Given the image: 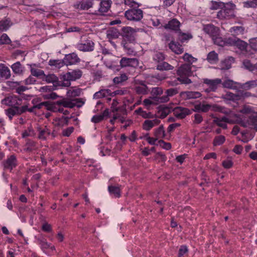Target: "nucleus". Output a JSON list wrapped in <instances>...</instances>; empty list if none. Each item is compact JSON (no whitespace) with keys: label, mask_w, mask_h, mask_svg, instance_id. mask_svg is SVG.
<instances>
[{"label":"nucleus","mask_w":257,"mask_h":257,"mask_svg":"<svg viewBox=\"0 0 257 257\" xmlns=\"http://www.w3.org/2000/svg\"><path fill=\"white\" fill-rule=\"evenodd\" d=\"M128 79L127 75L125 73L120 74L118 76H116L113 78V82L115 84H119L126 81Z\"/></svg>","instance_id":"nucleus-53"},{"label":"nucleus","mask_w":257,"mask_h":257,"mask_svg":"<svg viewBox=\"0 0 257 257\" xmlns=\"http://www.w3.org/2000/svg\"><path fill=\"white\" fill-rule=\"evenodd\" d=\"M221 84L224 88L233 89L235 87L234 82L230 79H227L224 81Z\"/></svg>","instance_id":"nucleus-55"},{"label":"nucleus","mask_w":257,"mask_h":257,"mask_svg":"<svg viewBox=\"0 0 257 257\" xmlns=\"http://www.w3.org/2000/svg\"><path fill=\"white\" fill-rule=\"evenodd\" d=\"M104 61L105 66L110 69H114L116 66V64L114 61H109L107 57H104L102 58Z\"/></svg>","instance_id":"nucleus-52"},{"label":"nucleus","mask_w":257,"mask_h":257,"mask_svg":"<svg viewBox=\"0 0 257 257\" xmlns=\"http://www.w3.org/2000/svg\"><path fill=\"white\" fill-rule=\"evenodd\" d=\"M180 23L176 19L170 21L168 23L164 26L166 29H171L174 31H177L179 29Z\"/></svg>","instance_id":"nucleus-25"},{"label":"nucleus","mask_w":257,"mask_h":257,"mask_svg":"<svg viewBox=\"0 0 257 257\" xmlns=\"http://www.w3.org/2000/svg\"><path fill=\"white\" fill-rule=\"evenodd\" d=\"M234 62V58L229 56L225 58L221 62V69L222 70H227L231 68V64Z\"/></svg>","instance_id":"nucleus-27"},{"label":"nucleus","mask_w":257,"mask_h":257,"mask_svg":"<svg viewBox=\"0 0 257 257\" xmlns=\"http://www.w3.org/2000/svg\"><path fill=\"white\" fill-rule=\"evenodd\" d=\"M182 59L185 62H187V64H190V65H192V64L197 61V59L193 57L192 55L185 53Z\"/></svg>","instance_id":"nucleus-36"},{"label":"nucleus","mask_w":257,"mask_h":257,"mask_svg":"<svg viewBox=\"0 0 257 257\" xmlns=\"http://www.w3.org/2000/svg\"><path fill=\"white\" fill-rule=\"evenodd\" d=\"M109 91L108 89H101L94 93L93 98L99 99L106 97L108 94Z\"/></svg>","instance_id":"nucleus-43"},{"label":"nucleus","mask_w":257,"mask_h":257,"mask_svg":"<svg viewBox=\"0 0 257 257\" xmlns=\"http://www.w3.org/2000/svg\"><path fill=\"white\" fill-rule=\"evenodd\" d=\"M163 90L161 87H156L152 88L151 93L152 95L153 99L154 100L157 101V102L162 103L166 102L169 101V99L168 98L167 96H162L159 97V95H161L163 94Z\"/></svg>","instance_id":"nucleus-8"},{"label":"nucleus","mask_w":257,"mask_h":257,"mask_svg":"<svg viewBox=\"0 0 257 257\" xmlns=\"http://www.w3.org/2000/svg\"><path fill=\"white\" fill-rule=\"evenodd\" d=\"M172 111L173 108L170 107H162L158 111L159 117L161 118L166 117Z\"/></svg>","instance_id":"nucleus-32"},{"label":"nucleus","mask_w":257,"mask_h":257,"mask_svg":"<svg viewBox=\"0 0 257 257\" xmlns=\"http://www.w3.org/2000/svg\"><path fill=\"white\" fill-rule=\"evenodd\" d=\"M64 61L65 65L68 66L79 63L80 61V59L75 53H72L66 55L64 58Z\"/></svg>","instance_id":"nucleus-17"},{"label":"nucleus","mask_w":257,"mask_h":257,"mask_svg":"<svg viewBox=\"0 0 257 257\" xmlns=\"http://www.w3.org/2000/svg\"><path fill=\"white\" fill-rule=\"evenodd\" d=\"M18 164V161L16 156L15 155H12L8 157V158L3 162L4 169L9 170L11 171L15 168Z\"/></svg>","instance_id":"nucleus-12"},{"label":"nucleus","mask_w":257,"mask_h":257,"mask_svg":"<svg viewBox=\"0 0 257 257\" xmlns=\"http://www.w3.org/2000/svg\"><path fill=\"white\" fill-rule=\"evenodd\" d=\"M38 138L39 140L45 141L49 139H53L56 137V135L55 130L52 131L47 126L44 127H38Z\"/></svg>","instance_id":"nucleus-4"},{"label":"nucleus","mask_w":257,"mask_h":257,"mask_svg":"<svg viewBox=\"0 0 257 257\" xmlns=\"http://www.w3.org/2000/svg\"><path fill=\"white\" fill-rule=\"evenodd\" d=\"M6 114L11 120L13 117L16 114H20L19 113L18 107H11L6 110Z\"/></svg>","instance_id":"nucleus-46"},{"label":"nucleus","mask_w":257,"mask_h":257,"mask_svg":"<svg viewBox=\"0 0 257 257\" xmlns=\"http://www.w3.org/2000/svg\"><path fill=\"white\" fill-rule=\"evenodd\" d=\"M49 65L55 66L57 68H60L65 65L64 59L63 60H50Z\"/></svg>","instance_id":"nucleus-37"},{"label":"nucleus","mask_w":257,"mask_h":257,"mask_svg":"<svg viewBox=\"0 0 257 257\" xmlns=\"http://www.w3.org/2000/svg\"><path fill=\"white\" fill-rule=\"evenodd\" d=\"M243 7L246 8H257V0H250L243 3Z\"/></svg>","instance_id":"nucleus-54"},{"label":"nucleus","mask_w":257,"mask_h":257,"mask_svg":"<svg viewBox=\"0 0 257 257\" xmlns=\"http://www.w3.org/2000/svg\"><path fill=\"white\" fill-rule=\"evenodd\" d=\"M219 35H220V34ZM212 39L214 44L221 47L225 46V39L222 38L219 35L213 37Z\"/></svg>","instance_id":"nucleus-48"},{"label":"nucleus","mask_w":257,"mask_h":257,"mask_svg":"<svg viewBox=\"0 0 257 257\" xmlns=\"http://www.w3.org/2000/svg\"><path fill=\"white\" fill-rule=\"evenodd\" d=\"M236 9V5L232 2L225 3L224 7L217 13L216 18L222 21L234 19Z\"/></svg>","instance_id":"nucleus-2"},{"label":"nucleus","mask_w":257,"mask_h":257,"mask_svg":"<svg viewBox=\"0 0 257 257\" xmlns=\"http://www.w3.org/2000/svg\"><path fill=\"white\" fill-rule=\"evenodd\" d=\"M154 134L157 139L164 138L165 134L163 125H161L158 128L155 130Z\"/></svg>","instance_id":"nucleus-42"},{"label":"nucleus","mask_w":257,"mask_h":257,"mask_svg":"<svg viewBox=\"0 0 257 257\" xmlns=\"http://www.w3.org/2000/svg\"><path fill=\"white\" fill-rule=\"evenodd\" d=\"M119 63L121 68L126 67H137L138 66L139 62L138 59L135 58L122 57L120 60Z\"/></svg>","instance_id":"nucleus-13"},{"label":"nucleus","mask_w":257,"mask_h":257,"mask_svg":"<svg viewBox=\"0 0 257 257\" xmlns=\"http://www.w3.org/2000/svg\"><path fill=\"white\" fill-rule=\"evenodd\" d=\"M242 64L246 69L250 71H254V65L252 64L250 61L248 59H245L242 61Z\"/></svg>","instance_id":"nucleus-56"},{"label":"nucleus","mask_w":257,"mask_h":257,"mask_svg":"<svg viewBox=\"0 0 257 257\" xmlns=\"http://www.w3.org/2000/svg\"><path fill=\"white\" fill-rule=\"evenodd\" d=\"M247 123L250 127L257 131V119L255 117H250L247 120Z\"/></svg>","instance_id":"nucleus-57"},{"label":"nucleus","mask_w":257,"mask_h":257,"mask_svg":"<svg viewBox=\"0 0 257 257\" xmlns=\"http://www.w3.org/2000/svg\"><path fill=\"white\" fill-rule=\"evenodd\" d=\"M45 78L43 79L48 83H52L54 86H55L56 82H58V78L54 74H50L44 76Z\"/></svg>","instance_id":"nucleus-39"},{"label":"nucleus","mask_w":257,"mask_h":257,"mask_svg":"<svg viewBox=\"0 0 257 257\" xmlns=\"http://www.w3.org/2000/svg\"><path fill=\"white\" fill-rule=\"evenodd\" d=\"M207 60L210 63H215L218 60L217 53L214 51L209 52L207 55Z\"/></svg>","instance_id":"nucleus-38"},{"label":"nucleus","mask_w":257,"mask_h":257,"mask_svg":"<svg viewBox=\"0 0 257 257\" xmlns=\"http://www.w3.org/2000/svg\"><path fill=\"white\" fill-rule=\"evenodd\" d=\"M11 75L9 68L4 64H0V76L5 79H8Z\"/></svg>","instance_id":"nucleus-26"},{"label":"nucleus","mask_w":257,"mask_h":257,"mask_svg":"<svg viewBox=\"0 0 257 257\" xmlns=\"http://www.w3.org/2000/svg\"><path fill=\"white\" fill-rule=\"evenodd\" d=\"M160 123L159 119L155 118L152 120H145L143 124V128L146 131H149L154 126L158 125Z\"/></svg>","instance_id":"nucleus-23"},{"label":"nucleus","mask_w":257,"mask_h":257,"mask_svg":"<svg viewBox=\"0 0 257 257\" xmlns=\"http://www.w3.org/2000/svg\"><path fill=\"white\" fill-rule=\"evenodd\" d=\"M11 68L13 72L16 74H21L23 72L24 68L22 67L20 62H17L13 64Z\"/></svg>","instance_id":"nucleus-35"},{"label":"nucleus","mask_w":257,"mask_h":257,"mask_svg":"<svg viewBox=\"0 0 257 257\" xmlns=\"http://www.w3.org/2000/svg\"><path fill=\"white\" fill-rule=\"evenodd\" d=\"M174 115L179 118H184L191 113L190 110L182 107H176L173 109Z\"/></svg>","instance_id":"nucleus-18"},{"label":"nucleus","mask_w":257,"mask_h":257,"mask_svg":"<svg viewBox=\"0 0 257 257\" xmlns=\"http://www.w3.org/2000/svg\"><path fill=\"white\" fill-rule=\"evenodd\" d=\"M135 7L131 8L124 13L125 18L128 21L133 22H139L143 18V11L139 8Z\"/></svg>","instance_id":"nucleus-3"},{"label":"nucleus","mask_w":257,"mask_h":257,"mask_svg":"<svg viewBox=\"0 0 257 257\" xmlns=\"http://www.w3.org/2000/svg\"><path fill=\"white\" fill-rule=\"evenodd\" d=\"M168 46L172 51L176 54L179 55L184 52L183 46L177 42L172 40L169 44Z\"/></svg>","instance_id":"nucleus-21"},{"label":"nucleus","mask_w":257,"mask_h":257,"mask_svg":"<svg viewBox=\"0 0 257 257\" xmlns=\"http://www.w3.org/2000/svg\"><path fill=\"white\" fill-rule=\"evenodd\" d=\"M81 90L80 88H71L69 89L67 92V95L68 96L75 97L80 95Z\"/></svg>","instance_id":"nucleus-49"},{"label":"nucleus","mask_w":257,"mask_h":257,"mask_svg":"<svg viewBox=\"0 0 257 257\" xmlns=\"http://www.w3.org/2000/svg\"><path fill=\"white\" fill-rule=\"evenodd\" d=\"M29 66H30V71L32 76L40 77L41 78H42V77L45 76L43 70L36 68L37 66V64H31L29 65Z\"/></svg>","instance_id":"nucleus-24"},{"label":"nucleus","mask_w":257,"mask_h":257,"mask_svg":"<svg viewBox=\"0 0 257 257\" xmlns=\"http://www.w3.org/2000/svg\"><path fill=\"white\" fill-rule=\"evenodd\" d=\"M237 37H228L225 39V46H234Z\"/></svg>","instance_id":"nucleus-61"},{"label":"nucleus","mask_w":257,"mask_h":257,"mask_svg":"<svg viewBox=\"0 0 257 257\" xmlns=\"http://www.w3.org/2000/svg\"><path fill=\"white\" fill-rule=\"evenodd\" d=\"M225 3H223L221 1H212L210 2V9L211 10H221L224 5Z\"/></svg>","instance_id":"nucleus-31"},{"label":"nucleus","mask_w":257,"mask_h":257,"mask_svg":"<svg viewBox=\"0 0 257 257\" xmlns=\"http://www.w3.org/2000/svg\"><path fill=\"white\" fill-rule=\"evenodd\" d=\"M111 3L110 0H101L99 3L98 7L95 8L92 14L95 15H103L108 11Z\"/></svg>","instance_id":"nucleus-6"},{"label":"nucleus","mask_w":257,"mask_h":257,"mask_svg":"<svg viewBox=\"0 0 257 257\" xmlns=\"http://www.w3.org/2000/svg\"><path fill=\"white\" fill-rule=\"evenodd\" d=\"M165 59V56L162 52L156 51L153 56V60L158 64L164 61Z\"/></svg>","instance_id":"nucleus-33"},{"label":"nucleus","mask_w":257,"mask_h":257,"mask_svg":"<svg viewBox=\"0 0 257 257\" xmlns=\"http://www.w3.org/2000/svg\"><path fill=\"white\" fill-rule=\"evenodd\" d=\"M178 89L177 88H169L166 91L165 93L166 94V95H165V96H167L168 98L169 99V97H171L176 95L178 93Z\"/></svg>","instance_id":"nucleus-59"},{"label":"nucleus","mask_w":257,"mask_h":257,"mask_svg":"<svg viewBox=\"0 0 257 257\" xmlns=\"http://www.w3.org/2000/svg\"><path fill=\"white\" fill-rule=\"evenodd\" d=\"M109 115V111L108 109H106L104 110L102 113L97 115H94L91 118V121L94 123H97L101 122L103 120L104 118L106 116H108Z\"/></svg>","instance_id":"nucleus-28"},{"label":"nucleus","mask_w":257,"mask_h":257,"mask_svg":"<svg viewBox=\"0 0 257 257\" xmlns=\"http://www.w3.org/2000/svg\"><path fill=\"white\" fill-rule=\"evenodd\" d=\"M192 67L193 65L186 63L181 64L178 67L176 72V74L178 76L177 80L179 81L181 84H189L191 83L192 81L189 77L193 75V72L192 70Z\"/></svg>","instance_id":"nucleus-1"},{"label":"nucleus","mask_w":257,"mask_h":257,"mask_svg":"<svg viewBox=\"0 0 257 257\" xmlns=\"http://www.w3.org/2000/svg\"><path fill=\"white\" fill-rule=\"evenodd\" d=\"M124 4L131 8L140 7L141 6V4L136 2L134 0H124Z\"/></svg>","instance_id":"nucleus-58"},{"label":"nucleus","mask_w":257,"mask_h":257,"mask_svg":"<svg viewBox=\"0 0 257 257\" xmlns=\"http://www.w3.org/2000/svg\"><path fill=\"white\" fill-rule=\"evenodd\" d=\"M137 93L139 94H146L148 93V87L145 84L137 86L135 88Z\"/></svg>","instance_id":"nucleus-44"},{"label":"nucleus","mask_w":257,"mask_h":257,"mask_svg":"<svg viewBox=\"0 0 257 257\" xmlns=\"http://www.w3.org/2000/svg\"><path fill=\"white\" fill-rule=\"evenodd\" d=\"M62 79V81H59L58 79V82H56L55 86L69 87L70 86V81L69 79H65L64 75H63Z\"/></svg>","instance_id":"nucleus-50"},{"label":"nucleus","mask_w":257,"mask_h":257,"mask_svg":"<svg viewBox=\"0 0 257 257\" xmlns=\"http://www.w3.org/2000/svg\"><path fill=\"white\" fill-rule=\"evenodd\" d=\"M225 141V138L224 136L220 135L216 136L214 138L213 144L214 146H219L224 143Z\"/></svg>","instance_id":"nucleus-51"},{"label":"nucleus","mask_w":257,"mask_h":257,"mask_svg":"<svg viewBox=\"0 0 257 257\" xmlns=\"http://www.w3.org/2000/svg\"><path fill=\"white\" fill-rule=\"evenodd\" d=\"M3 104L11 107H18L22 104V99L16 96H9L2 100Z\"/></svg>","instance_id":"nucleus-10"},{"label":"nucleus","mask_w":257,"mask_h":257,"mask_svg":"<svg viewBox=\"0 0 257 257\" xmlns=\"http://www.w3.org/2000/svg\"><path fill=\"white\" fill-rule=\"evenodd\" d=\"M59 104H61L63 107L72 108L75 106L79 108L83 104L84 102L79 98H76L72 100L63 99L59 100Z\"/></svg>","instance_id":"nucleus-9"},{"label":"nucleus","mask_w":257,"mask_h":257,"mask_svg":"<svg viewBox=\"0 0 257 257\" xmlns=\"http://www.w3.org/2000/svg\"><path fill=\"white\" fill-rule=\"evenodd\" d=\"M11 21L9 19L2 20L0 21V31L7 30L11 26Z\"/></svg>","instance_id":"nucleus-47"},{"label":"nucleus","mask_w":257,"mask_h":257,"mask_svg":"<svg viewBox=\"0 0 257 257\" xmlns=\"http://www.w3.org/2000/svg\"><path fill=\"white\" fill-rule=\"evenodd\" d=\"M180 96L184 100L196 99L201 96L200 92L198 91H182L180 93Z\"/></svg>","instance_id":"nucleus-19"},{"label":"nucleus","mask_w":257,"mask_h":257,"mask_svg":"<svg viewBox=\"0 0 257 257\" xmlns=\"http://www.w3.org/2000/svg\"><path fill=\"white\" fill-rule=\"evenodd\" d=\"M120 35V33L118 30L115 29H111L106 32L107 38L109 40H112L118 38Z\"/></svg>","instance_id":"nucleus-34"},{"label":"nucleus","mask_w":257,"mask_h":257,"mask_svg":"<svg viewBox=\"0 0 257 257\" xmlns=\"http://www.w3.org/2000/svg\"><path fill=\"white\" fill-rule=\"evenodd\" d=\"M257 86V80H253L246 82L242 85L243 88L248 90Z\"/></svg>","instance_id":"nucleus-45"},{"label":"nucleus","mask_w":257,"mask_h":257,"mask_svg":"<svg viewBox=\"0 0 257 257\" xmlns=\"http://www.w3.org/2000/svg\"><path fill=\"white\" fill-rule=\"evenodd\" d=\"M59 102L60 101L58 100L53 103H49L47 110L54 112L61 113L64 115L68 114L69 113V111L67 110H65L61 104H59Z\"/></svg>","instance_id":"nucleus-11"},{"label":"nucleus","mask_w":257,"mask_h":257,"mask_svg":"<svg viewBox=\"0 0 257 257\" xmlns=\"http://www.w3.org/2000/svg\"><path fill=\"white\" fill-rule=\"evenodd\" d=\"M203 30L204 32L206 34L209 35L212 39L213 37L219 35L220 33L219 28L211 24L204 25L203 26Z\"/></svg>","instance_id":"nucleus-14"},{"label":"nucleus","mask_w":257,"mask_h":257,"mask_svg":"<svg viewBox=\"0 0 257 257\" xmlns=\"http://www.w3.org/2000/svg\"><path fill=\"white\" fill-rule=\"evenodd\" d=\"M123 40L121 42L133 43L135 41L134 29L127 27L122 28Z\"/></svg>","instance_id":"nucleus-7"},{"label":"nucleus","mask_w":257,"mask_h":257,"mask_svg":"<svg viewBox=\"0 0 257 257\" xmlns=\"http://www.w3.org/2000/svg\"><path fill=\"white\" fill-rule=\"evenodd\" d=\"M234 46L236 47L241 51H244L246 49L247 47V43L245 41L241 40L240 39L237 38L236 40Z\"/></svg>","instance_id":"nucleus-40"},{"label":"nucleus","mask_w":257,"mask_h":257,"mask_svg":"<svg viewBox=\"0 0 257 257\" xmlns=\"http://www.w3.org/2000/svg\"><path fill=\"white\" fill-rule=\"evenodd\" d=\"M94 44L90 40H87L83 42L77 44L76 48L78 50L83 52L92 51L94 49Z\"/></svg>","instance_id":"nucleus-15"},{"label":"nucleus","mask_w":257,"mask_h":257,"mask_svg":"<svg viewBox=\"0 0 257 257\" xmlns=\"http://www.w3.org/2000/svg\"><path fill=\"white\" fill-rule=\"evenodd\" d=\"M212 107V105L210 104H200L197 105L196 108L199 110H200L203 112H207Z\"/></svg>","instance_id":"nucleus-62"},{"label":"nucleus","mask_w":257,"mask_h":257,"mask_svg":"<svg viewBox=\"0 0 257 257\" xmlns=\"http://www.w3.org/2000/svg\"><path fill=\"white\" fill-rule=\"evenodd\" d=\"M94 7L95 4L93 0L77 1L73 5V7L79 11H87Z\"/></svg>","instance_id":"nucleus-5"},{"label":"nucleus","mask_w":257,"mask_h":257,"mask_svg":"<svg viewBox=\"0 0 257 257\" xmlns=\"http://www.w3.org/2000/svg\"><path fill=\"white\" fill-rule=\"evenodd\" d=\"M249 44L252 50L257 51V37L250 39L249 40Z\"/></svg>","instance_id":"nucleus-64"},{"label":"nucleus","mask_w":257,"mask_h":257,"mask_svg":"<svg viewBox=\"0 0 257 257\" xmlns=\"http://www.w3.org/2000/svg\"><path fill=\"white\" fill-rule=\"evenodd\" d=\"M192 35L190 33L179 32L178 35V39L182 43L192 39Z\"/></svg>","instance_id":"nucleus-41"},{"label":"nucleus","mask_w":257,"mask_h":257,"mask_svg":"<svg viewBox=\"0 0 257 257\" xmlns=\"http://www.w3.org/2000/svg\"><path fill=\"white\" fill-rule=\"evenodd\" d=\"M121 45L126 51V53L127 54L130 55H132L135 53L134 50L129 46V44L128 43H124V42H121Z\"/></svg>","instance_id":"nucleus-60"},{"label":"nucleus","mask_w":257,"mask_h":257,"mask_svg":"<svg viewBox=\"0 0 257 257\" xmlns=\"http://www.w3.org/2000/svg\"><path fill=\"white\" fill-rule=\"evenodd\" d=\"M202 82L207 86L210 87V90H212V92H215L217 90L218 85L222 83V80L219 78H216L214 79L203 78L202 79Z\"/></svg>","instance_id":"nucleus-16"},{"label":"nucleus","mask_w":257,"mask_h":257,"mask_svg":"<svg viewBox=\"0 0 257 257\" xmlns=\"http://www.w3.org/2000/svg\"><path fill=\"white\" fill-rule=\"evenodd\" d=\"M10 42L11 40L7 34H3L0 37V45L3 44H8Z\"/></svg>","instance_id":"nucleus-63"},{"label":"nucleus","mask_w":257,"mask_h":257,"mask_svg":"<svg viewBox=\"0 0 257 257\" xmlns=\"http://www.w3.org/2000/svg\"><path fill=\"white\" fill-rule=\"evenodd\" d=\"M174 67L173 66L164 61L157 64L156 66V69L160 71L172 70L174 69Z\"/></svg>","instance_id":"nucleus-30"},{"label":"nucleus","mask_w":257,"mask_h":257,"mask_svg":"<svg viewBox=\"0 0 257 257\" xmlns=\"http://www.w3.org/2000/svg\"><path fill=\"white\" fill-rule=\"evenodd\" d=\"M229 32L233 36L237 37L245 34V29L244 26H234L230 28Z\"/></svg>","instance_id":"nucleus-22"},{"label":"nucleus","mask_w":257,"mask_h":257,"mask_svg":"<svg viewBox=\"0 0 257 257\" xmlns=\"http://www.w3.org/2000/svg\"><path fill=\"white\" fill-rule=\"evenodd\" d=\"M108 190L109 193L115 198L120 197V189L118 186L109 185L108 187Z\"/></svg>","instance_id":"nucleus-29"},{"label":"nucleus","mask_w":257,"mask_h":257,"mask_svg":"<svg viewBox=\"0 0 257 257\" xmlns=\"http://www.w3.org/2000/svg\"><path fill=\"white\" fill-rule=\"evenodd\" d=\"M82 74V72L79 69L74 70L64 74V78L70 81H74L79 79Z\"/></svg>","instance_id":"nucleus-20"}]
</instances>
